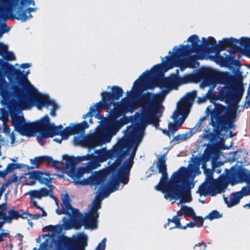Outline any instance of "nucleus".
<instances>
[{
    "label": "nucleus",
    "mask_w": 250,
    "mask_h": 250,
    "mask_svg": "<svg viewBox=\"0 0 250 250\" xmlns=\"http://www.w3.org/2000/svg\"><path fill=\"white\" fill-rule=\"evenodd\" d=\"M112 191H111V189L101 185L98 188L97 192L98 193V197L103 200L105 198H107L109 196L110 193Z\"/></svg>",
    "instance_id": "4c0bfd02"
},
{
    "label": "nucleus",
    "mask_w": 250,
    "mask_h": 250,
    "mask_svg": "<svg viewBox=\"0 0 250 250\" xmlns=\"http://www.w3.org/2000/svg\"><path fill=\"white\" fill-rule=\"evenodd\" d=\"M230 40L231 41H230V44L229 45V48L230 49L231 53L235 54L237 52L241 53L243 51L242 49L240 47L233 43L234 42L240 43V40L233 37H231Z\"/></svg>",
    "instance_id": "e433bc0d"
},
{
    "label": "nucleus",
    "mask_w": 250,
    "mask_h": 250,
    "mask_svg": "<svg viewBox=\"0 0 250 250\" xmlns=\"http://www.w3.org/2000/svg\"><path fill=\"white\" fill-rule=\"evenodd\" d=\"M4 1L7 6L8 10L11 13L10 17L11 19L25 22L29 19L26 9H23L21 6L18 7L17 12L15 14H12V12L19 4L20 0H4Z\"/></svg>",
    "instance_id": "6ab92c4d"
},
{
    "label": "nucleus",
    "mask_w": 250,
    "mask_h": 250,
    "mask_svg": "<svg viewBox=\"0 0 250 250\" xmlns=\"http://www.w3.org/2000/svg\"><path fill=\"white\" fill-rule=\"evenodd\" d=\"M111 92H103L101 93L102 101L97 103L98 108L103 109H109L114 102L118 100L123 96L124 91L122 88L118 86H113L111 88Z\"/></svg>",
    "instance_id": "4468645a"
},
{
    "label": "nucleus",
    "mask_w": 250,
    "mask_h": 250,
    "mask_svg": "<svg viewBox=\"0 0 250 250\" xmlns=\"http://www.w3.org/2000/svg\"><path fill=\"white\" fill-rule=\"evenodd\" d=\"M12 125L15 130L22 136H31L34 133H38V127L41 125L39 121L31 123H26L23 116H20L16 113L11 115Z\"/></svg>",
    "instance_id": "1a4fd4ad"
},
{
    "label": "nucleus",
    "mask_w": 250,
    "mask_h": 250,
    "mask_svg": "<svg viewBox=\"0 0 250 250\" xmlns=\"http://www.w3.org/2000/svg\"><path fill=\"white\" fill-rule=\"evenodd\" d=\"M201 196H206L209 194V184L207 182L202 184L197 191Z\"/></svg>",
    "instance_id": "a19ab883"
},
{
    "label": "nucleus",
    "mask_w": 250,
    "mask_h": 250,
    "mask_svg": "<svg viewBox=\"0 0 250 250\" xmlns=\"http://www.w3.org/2000/svg\"><path fill=\"white\" fill-rule=\"evenodd\" d=\"M63 159L65 161V168L66 173H70L71 172L76 170V166L78 162H77V158L74 156H69L67 155L63 156Z\"/></svg>",
    "instance_id": "7c9ffc66"
},
{
    "label": "nucleus",
    "mask_w": 250,
    "mask_h": 250,
    "mask_svg": "<svg viewBox=\"0 0 250 250\" xmlns=\"http://www.w3.org/2000/svg\"><path fill=\"white\" fill-rule=\"evenodd\" d=\"M30 162L33 168H38L41 164L44 162H46V156L36 157L34 159H30Z\"/></svg>",
    "instance_id": "58836bf2"
},
{
    "label": "nucleus",
    "mask_w": 250,
    "mask_h": 250,
    "mask_svg": "<svg viewBox=\"0 0 250 250\" xmlns=\"http://www.w3.org/2000/svg\"><path fill=\"white\" fill-rule=\"evenodd\" d=\"M100 109H102V108H98L97 104L94 106H91L90 108L89 111L84 114L83 116V119L86 118L87 117H92L93 113L94 112H96V111H98Z\"/></svg>",
    "instance_id": "8fccbe9b"
},
{
    "label": "nucleus",
    "mask_w": 250,
    "mask_h": 250,
    "mask_svg": "<svg viewBox=\"0 0 250 250\" xmlns=\"http://www.w3.org/2000/svg\"><path fill=\"white\" fill-rule=\"evenodd\" d=\"M140 99L136 102L129 98H124L115 104L123 112V114H125L128 112L134 111L138 105L140 106L138 103Z\"/></svg>",
    "instance_id": "5701e85b"
},
{
    "label": "nucleus",
    "mask_w": 250,
    "mask_h": 250,
    "mask_svg": "<svg viewBox=\"0 0 250 250\" xmlns=\"http://www.w3.org/2000/svg\"><path fill=\"white\" fill-rule=\"evenodd\" d=\"M215 96V94L210 89L208 90V91L206 95V97H203L202 99H201V101L202 102H204L207 99H208L209 100H213V99H214V98Z\"/></svg>",
    "instance_id": "052dcab7"
},
{
    "label": "nucleus",
    "mask_w": 250,
    "mask_h": 250,
    "mask_svg": "<svg viewBox=\"0 0 250 250\" xmlns=\"http://www.w3.org/2000/svg\"><path fill=\"white\" fill-rule=\"evenodd\" d=\"M182 115V117L180 119V121L178 122V118L176 121L174 120L175 123H169L168 124V129L170 131V134H174L177 130L181 126L185 119L188 117L183 114H180Z\"/></svg>",
    "instance_id": "473e14b6"
},
{
    "label": "nucleus",
    "mask_w": 250,
    "mask_h": 250,
    "mask_svg": "<svg viewBox=\"0 0 250 250\" xmlns=\"http://www.w3.org/2000/svg\"><path fill=\"white\" fill-rule=\"evenodd\" d=\"M112 136V135L108 130L101 128L94 135L87 138L85 143L89 149H93L98 146L109 142Z\"/></svg>",
    "instance_id": "dca6fc26"
},
{
    "label": "nucleus",
    "mask_w": 250,
    "mask_h": 250,
    "mask_svg": "<svg viewBox=\"0 0 250 250\" xmlns=\"http://www.w3.org/2000/svg\"><path fill=\"white\" fill-rule=\"evenodd\" d=\"M87 237L85 235L68 237L63 236L59 241L57 250H85Z\"/></svg>",
    "instance_id": "9b49d317"
},
{
    "label": "nucleus",
    "mask_w": 250,
    "mask_h": 250,
    "mask_svg": "<svg viewBox=\"0 0 250 250\" xmlns=\"http://www.w3.org/2000/svg\"><path fill=\"white\" fill-rule=\"evenodd\" d=\"M175 78L176 85H182L183 84L191 83L194 81V78L192 75H186L182 77L176 76Z\"/></svg>",
    "instance_id": "f704fd0d"
},
{
    "label": "nucleus",
    "mask_w": 250,
    "mask_h": 250,
    "mask_svg": "<svg viewBox=\"0 0 250 250\" xmlns=\"http://www.w3.org/2000/svg\"><path fill=\"white\" fill-rule=\"evenodd\" d=\"M6 205L5 203L2 204V208L0 211V219H2L5 222L7 223H11L12 220H17L19 218L20 212L16 210L14 208H10L8 213L9 216H7L6 214Z\"/></svg>",
    "instance_id": "a878e982"
},
{
    "label": "nucleus",
    "mask_w": 250,
    "mask_h": 250,
    "mask_svg": "<svg viewBox=\"0 0 250 250\" xmlns=\"http://www.w3.org/2000/svg\"><path fill=\"white\" fill-rule=\"evenodd\" d=\"M138 103L142 109V119L158 128L160 121L159 118L162 116V113L159 112V109L163 107L162 95L147 92L141 96Z\"/></svg>",
    "instance_id": "39448f33"
},
{
    "label": "nucleus",
    "mask_w": 250,
    "mask_h": 250,
    "mask_svg": "<svg viewBox=\"0 0 250 250\" xmlns=\"http://www.w3.org/2000/svg\"><path fill=\"white\" fill-rule=\"evenodd\" d=\"M42 214H40L39 213H37V214H30V217H31V218L32 219L37 220L42 217L46 216L47 213L46 212V211L44 210H42Z\"/></svg>",
    "instance_id": "e2e57ef3"
},
{
    "label": "nucleus",
    "mask_w": 250,
    "mask_h": 250,
    "mask_svg": "<svg viewBox=\"0 0 250 250\" xmlns=\"http://www.w3.org/2000/svg\"><path fill=\"white\" fill-rule=\"evenodd\" d=\"M213 170L214 169L207 168L204 170V172L206 175V182L208 183L213 179Z\"/></svg>",
    "instance_id": "de8ad7c7"
},
{
    "label": "nucleus",
    "mask_w": 250,
    "mask_h": 250,
    "mask_svg": "<svg viewBox=\"0 0 250 250\" xmlns=\"http://www.w3.org/2000/svg\"><path fill=\"white\" fill-rule=\"evenodd\" d=\"M229 104V106L220 104L210 113L212 125L219 131L235 129L234 123L240 112L239 104L231 102Z\"/></svg>",
    "instance_id": "20e7f679"
},
{
    "label": "nucleus",
    "mask_w": 250,
    "mask_h": 250,
    "mask_svg": "<svg viewBox=\"0 0 250 250\" xmlns=\"http://www.w3.org/2000/svg\"><path fill=\"white\" fill-rule=\"evenodd\" d=\"M191 136L189 134V132H186L185 134L181 135L178 134L177 135L175 136L172 141H177L179 142L182 140H186L188 138H189Z\"/></svg>",
    "instance_id": "603ef678"
},
{
    "label": "nucleus",
    "mask_w": 250,
    "mask_h": 250,
    "mask_svg": "<svg viewBox=\"0 0 250 250\" xmlns=\"http://www.w3.org/2000/svg\"><path fill=\"white\" fill-rule=\"evenodd\" d=\"M50 118L47 115L39 120V123L41 125L38 127V132L41 134L42 138H52L58 135L61 136L62 125H60L56 126L54 124H50Z\"/></svg>",
    "instance_id": "f8f14e48"
},
{
    "label": "nucleus",
    "mask_w": 250,
    "mask_h": 250,
    "mask_svg": "<svg viewBox=\"0 0 250 250\" xmlns=\"http://www.w3.org/2000/svg\"><path fill=\"white\" fill-rule=\"evenodd\" d=\"M114 105V109L112 110L110 113L109 119L113 122L116 121L117 119L123 115V112L115 104H113Z\"/></svg>",
    "instance_id": "c9c22d12"
},
{
    "label": "nucleus",
    "mask_w": 250,
    "mask_h": 250,
    "mask_svg": "<svg viewBox=\"0 0 250 250\" xmlns=\"http://www.w3.org/2000/svg\"><path fill=\"white\" fill-rule=\"evenodd\" d=\"M208 184H209V194L211 196H215L217 193L225 192L228 186L227 183L222 179H213Z\"/></svg>",
    "instance_id": "4be33fe9"
},
{
    "label": "nucleus",
    "mask_w": 250,
    "mask_h": 250,
    "mask_svg": "<svg viewBox=\"0 0 250 250\" xmlns=\"http://www.w3.org/2000/svg\"><path fill=\"white\" fill-rule=\"evenodd\" d=\"M46 163L48 166H51L55 168H57V165L60 164V162L53 160L50 156H46Z\"/></svg>",
    "instance_id": "6e6d98bb"
},
{
    "label": "nucleus",
    "mask_w": 250,
    "mask_h": 250,
    "mask_svg": "<svg viewBox=\"0 0 250 250\" xmlns=\"http://www.w3.org/2000/svg\"><path fill=\"white\" fill-rule=\"evenodd\" d=\"M95 153L97 154L99 160L101 162L105 161L108 159L117 158V156L113 148L109 150L104 149L96 150Z\"/></svg>",
    "instance_id": "c756f323"
},
{
    "label": "nucleus",
    "mask_w": 250,
    "mask_h": 250,
    "mask_svg": "<svg viewBox=\"0 0 250 250\" xmlns=\"http://www.w3.org/2000/svg\"><path fill=\"white\" fill-rule=\"evenodd\" d=\"M239 194L244 196H248L250 195V188L245 186L243 187L240 191H237Z\"/></svg>",
    "instance_id": "bf43d9fd"
},
{
    "label": "nucleus",
    "mask_w": 250,
    "mask_h": 250,
    "mask_svg": "<svg viewBox=\"0 0 250 250\" xmlns=\"http://www.w3.org/2000/svg\"><path fill=\"white\" fill-rule=\"evenodd\" d=\"M106 238H103L101 243H100L98 244L95 250H105L106 246Z\"/></svg>",
    "instance_id": "69168bd1"
},
{
    "label": "nucleus",
    "mask_w": 250,
    "mask_h": 250,
    "mask_svg": "<svg viewBox=\"0 0 250 250\" xmlns=\"http://www.w3.org/2000/svg\"><path fill=\"white\" fill-rule=\"evenodd\" d=\"M197 96V91L193 90L191 92L187 93L183 97L177 105V111H175L172 118L176 121L179 118L180 114H183L188 116L190 112V106L192 104Z\"/></svg>",
    "instance_id": "f3484780"
},
{
    "label": "nucleus",
    "mask_w": 250,
    "mask_h": 250,
    "mask_svg": "<svg viewBox=\"0 0 250 250\" xmlns=\"http://www.w3.org/2000/svg\"><path fill=\"white\" fill-rule=\"evenodd\" d=\"M107 171H99L92 174L86 179H84L83 181L81 182L83 185H100L103 184L105 180L108 175Z\"/></svg>",
    "instance_id": "aec40b11"
},
{
    "label": "nucleus",
    "mask_w": 250,
    "mask_h": 250,
    "mask_svg": "<svg viewBox=\"0 0 250 250\" xmlns=\"http://www.w3.org/2000/svg\"><path fill=\"white\" fill-rule=\"evenodd\" d=\"M137 148V146L133 148L129 157L126 159L118 169V179L121 183L124 185L127 184L129 182L130 172L134 164V158Z\"/></svg>",
    "instance_id": "2eb2a0df"
},
{
    "label": "nucleus",
    "mask_w": 250,
    "mask_h": 250,
    "mask_svg": "<svg viewBox=\"0 0 250 250\" xmlns=\"http://www.w3.org/2000/svg\"><path fill=\"white\" fill-rule=\"evenodd\" d=\"M73 214V218L72 223L75 229H79L83 226L86 229H97L98 227V218L87 214L84 216L77 208L74 209Z\"/></svg>",
    "instance_id": "ddd939ff"
},
{
    "label": "nucleus",
    "mask_w": 250,
    "mask_h": 250,
    "mask_svg": "<svg viewBox=\"0 0 250 250\" xmlns=\"http://www.w3.org/2000/svg\"><path fill=\"white\" fill-rule=\"evenodd\" d=\"M156 167L162 176L155 188L161 191L166 198L171 200L181 199L184 202L191 201L190 189L194 187V183L188 178L187 168L181 167L173 173L169 180L165 154L158 158Z\"/></svg>",
    "instance_id": "f03ea898"
},
{
    "label": "nucleus",
    "mask_w": 250,
    "mask_h": 250,
    "mask_svg": "<svg viewBox=\"0 0 250 250\" xmlns=\"http://www.w3.org/2000/svg\"><path fill=\"white\" fill-rule=\"evenodd\" d=\"M214 61L221 66H226V57H224L219 54H216L214 57Z\"/></svg>",
    "instance_id": "5fc2aeb1"
},
{
    "label": "nucleus",
    "mask_w": 250,
    "mask_h": 250,
    "mask_svg": "<svg viewBox=\"0 0 250 250\" xmlns=\"http://www.w3.org/2000/svg\"><path fill=\"white\" fill-rule=\"evenodd\" d=\"M28 194L31 199H41L42 198L39 190H31L28 192Z\"/></svg>",
    "instance_id": "13d9d810"
},
{
    "label": "nucleus",
    "mask_w": 250,
    "mask_h": 250,
    "mask_svg": "<svg viewBox=\"0 0 250 250\" xmlns=\"http://www.w3.org/2000/svg\"><path fill=\"white\" fill-rule=\"evenodd\" d=\"M150 77H154V79L148 83V88L153 89L155 87L160 88L165 87L167 89L174 85H176L175 78H163V67L161 64L154 65L150 71L146 70L144 72L139 78L134 83L132 89H139L141 88L142 82Z\"/></svg>",
    "instance_id": "0eeeda50"
},
{
    "label": "nucleus",
    "mask_w": 250,
    "mask_h": 250,
    "mask_svg": "<svg viewBox=\"0 0 250 250\" xmlns=\"http://www.w3.org/2000/svg\"><path fill=\"white\" fill-rule=\"evenodd\" d=\"M63 205L62 206V210L57 208L56 212L58 214L60 215L62 214H66L73 220V212L74 209H77L71 206L70 204L71 199L67 193H66L62 198Z\"/></svg>",
    "instance_id": "b1692460"
},
{
    "label": "nucleus",
    "mask_w": 250,
    "mask_h": 250,
    "mask_svg": "<svg viewBox=\"0 0 250 250\" xmlns=\"http://www.w3.org/2000/svg\"><path fill=\"white\" fill-rule=\"evenodd\" d=\"M240 44L244 46L246 50L250 49V38H241L240 39Z\"/></svg>",
    "instance_id": "3c124183"
},
{
    "label": "nucleus",
    "mask_w": 250,
    "mask_h": 250,
    "mask_svg": "<svg viewBox=\"0 0 250 250\" xmlns=\"http://www.w3.org/2000/svg\"><path fill=\"white\" fill-rule=\"evenodd\" d=\"M90 171V168L88 167H80L78 169L77 171L76 169L74 170L70 173H67V175L72 178L73 182L76 185L84 186L81 183V182L83 181V180L81 179L84 174L89 173Z\"/></svg>",
    "instance_id": "bb28decb"
},
{
    "label": "nucleus",
    "mask_w": 250,
    "mask_h": 250,
    "mask_svg": "<svg viewBox=\"0 0 250 250\" xmlns=\"http://www.w3.org/2000/svg\"><path fill=\"white\" fill-rule=\"evenodd\" d=\"M195 221V226L200 227L203 226L204 223V219L201 216H197L195 214V216L192 218Z\"/></svg>",
    "instance_id": "4d7b16f0"
},
{
    "label": "nucleus",
    "mask_w": 250,
    "mask_h": 250,
    "mask_svg": "<svg viewBox=\"0 0 250 250\" xmlns=\"http://www.w3.org/2000/svg\"><path fill=\"white\" fill-rule=\"evenodd\" d=\"M203 43L199 44V42H200L199 37L197 35H193L190 36L188 39V41L190 42L191 43V45H190L191 48V51L192 52L196 53H200L203 50L205 51L204 46V42L205 40H203Z\"/></svg>",
    "instance_id": "cd10ccee"
},
{
    "label": "nucleus",
    "mask_w": 250,
    "mask_h": 250,
    "mask_svg": "<svg viewBox=\"0 0 250 250\" xmlns=\"http://www.w3.org/2000/svg\"><path fill=\"white\" fill-rule=\"evenodd\" d=\"M91 157H92V155L89 154H87L86 155H83L82 156H78L77 157V160H78L77 162H78V163H79L84 161L90 160V159H91Z\"/></svg>",
    "instance_id": "774afa93"
},
{
    "label": "nucleus",
    "mask_w": 250,
    "mask_h": 250,
    "mask_svg": "<svg viewBox=\"0 0 250 250\" xmlns=\"http://www.w3.org/2000/svg\"><path fill=\"white\" fill-rule=\"evenodd\" d=\"M74 134L78 133H83L85 129L89 127V125L86 121H83L82 123L77 125L71 124Z\"/></svg>",
    "instance_id": "72a5a7b5"
},
{
    "label": "nucleus",
    "mask_w": 250,
    "mask_h": 250,
    "mask_svg": "<svg viewBox=\"0 0 250 250\" xmlns=\"http://www.w3.org/2000/svg\"><path fill=\"white\" fill-rule=\"evenodd\" d=\"M4 55H5V59L7 61H13L16 60L15 55L12 52L7 50L5 52Z\"/></svg>",
    "instance_id": "680f3d73"
},
{
    "label": "nucleus",
    "mask_w": 250,
    "mask_h": 250,
    "mask_svg": "<svg viewBox=\"0 0 250 250\" xmlns=\"http://www.w3.org/2000/svg\"><path fill=\"white\" fill-rule=\"evenodd\" d=\"M73 132H74L72 127L70 125L69 126L66 127L64 129H62V132L61 133L62 139L64 140L67 139L70 135H74Z\"/></svg>",
    "instance_id": "37998d69"
},
{
    "label": "nucleus",
    "mask_w": 250,
    "mask_h": 250,
    "mask_svg": "<svg viewBox=\"0 0 250 250\" xmlns=\"http://www.w3.org/2000/svg\"><path fill=\"white\" fill-rule=\"evenodd\" d=\"M42 197L47 196L53 194V188H49V189L46 188H42L39 189Z\"/></svg>",
    "instance_id": "864d4df0"
},
{
    "label": "nucleus",
    "mask_w": 250,
    "mask_h": 250,
    "mask_svg": "<svg viewBox=\"0 0 250 250\" xmlns=\"http://www.w3.org/2000/svg\"><path fill=\"white\" fill-rule=\"evenodd\" d=\"M243 198V195L239 194L237 191L231 193L229 200H228L227 197H224V200L228 207L230 208L240 203L241 199Z\"/></svg>",
    "instance_id": "2f4dec72"
},
{
    "label": "nucleus",
    "mask_w": 250,
    "mask_h": 250,
    "mask_svg": "<svg viewBox=\"0 0 250 250\" xmlns=\"http://www.w3.org/2000/svg\"><path fill=\"white\" fill-rule=\"evenodd\" d=\"M237 63H239V62L236 60L235 56L234 55L230 56L229 55H227L226 56V65H232L234 63L237 65Z\"/></svg>",
    "instance_id": "09e8293b"
},
{
    "label": "nucleus",
    "mask_w": 250,
    "mask_h": 250,
    "mask_svg": "<svg viewBox=\"0 0 250 250\" xmlns=\"http://www.w3.org/2000/svg\"><path fill=\"white\" fill-rule=\"evenodd\" d=\"M125 135L126 137L121 138L113 148L117 156L114 165L111 167L113 170L119 167L122 164L123 160L129 154L132 146L130 140L138 141L140 140L137 130L131 126L127 127Z\"/></svg>",
    "instance_id": "6e6552de"
},
{
    "label": "nucleus",
    "mask_w": 250,
    "mask_h": 250,
    "mask_svg": "<svg viewBox=\"0 0 250 250\" xmlns=\"http://www.w3.org/2000/svg\"><path fill=\"white\" fill-rule=\"evenodd\" d=\"M242 72L238 71L235 75L226 72L222 73L212 69L208 68L202 72L205 79L210 83H226L234 85L235 90L232 95L231 102L239 104L241 100L244 88L243 84Z\"/></svg>",
    "instance_id": "7ed1b4c3"
},
{
    "label": "nucleus",
    "mask_w": 250,
    "mask_h": 250,
    "mask_svg": "<svg viewBox=\"0 0 250 250\" xmlns=\"http://www.w3.org/2000/svg\"><path fill=\"white\" fill-rule=\"evenodd\" d=\"M173 50L175 52L172 56H167L165 57L167 61L164 65L167 67V70L174 66L180 67L181 70H184L188 67H194L198 57L195 55H190L192 52L189 45L181 44L179 48L175 46L173 47Z\"/></svg>",
    "instance_id": "423d86ee"
},
{
    "label": "nucleus",
    "mask_w": 250,
    "mask_h": 250,
    "mask_svg": "<svg viewBox=\"0 0 250 250\" xmlns=\"http://www.w3.org/2000/svg\"><path fill=\"white\" fill-rule=\"evenodd\" d=\"M45 228L47 229L48 230L51 231L54 233H59L61 231L60 228L57 226H54L52 225H49L46 226Z\"/></svg>",
    "instance_id": "0e129e2a"
},
{
    "label": "nucleus",
    "mask_w": 250,
    "mask_h": 250,
    "mask_svg": "<svg viewBox=\"0 0 250 250\" xmlns=\"http://www.w3.org/2000/svg\"><path fill=\"white\" fill-rule=\"evenodd\" d=\"M222 214H220L218 211L217 210H213L205 217V219L208 218L210 220H212L215 219H219L222 217Z\"/></svg>",
    "instance_id": "49530a36"
},
{
    "label": "nucleus",
    "mask_w": 250,
    "mask_h": 250,
    "mask_svg": "<svg viewBox=\"0 0 250 250\" xmlns=\"http://www.w3.org/2000/svg\"><path fill=\"white\" fill-rule=\"evenodd\" d=\"M33 105H36L39 109H42L43 106L48 108L49 106H52L53 109L51 110L50 114L54 117L56 115V110L58 107L56 102L51 100L49 96L42 95L40 93L21 105V107H19L18 108L22 109H30Z\"/></svg>",
    "instance_id": "9d476101"
},
{
    "label": "nucleus",
    "mask_w": 250,
    "mask_h": 250,
    "mask_svg": "<svg viewBox=\"0 0 250 250\" xmlns=\"http://www.w3.org/2000/svg\"><path fill=\"white\" fill-rule=\"evenodd\" d=\"M183 212L185 216L192 218L195 216V213L193 209L190 208L186 206H183Z\"/></svg>",
    "instance_id": "a18cd8bd"
},
{
    "label": "nucleus",
    "mask_w": 250,
    "mask_h": 250,
    "mask_svg": "<svg viewBox=\"0 0 250 250\" xmlns=\"http://www.w3.org/2000/svg\"><path fill=\"white\" fill-rule=\"evenodd\" d=\"M87 214L89 215H90V216H94V217H95L96 218H98L99 217V213L98 212V209H97V208H95L93 207H92V208H91L89 212L87 213H86Z\"/></svg>",
    "instance_id": "338daca9"
},
{
    "label": "nucleus",
    "mask_w": 250,
    "mask_h": 250,
    "mask_svg": "<svg viewBox=\"0 0 250 250\" xmlns=\"http://www.w3.org/2000/svg\"><path fill=\"white\" fill-rule=\"evenodd\" d=\"M0 65L7 77L13 78L16 81V83L10 84L3 78H0L1 103L4 107L9 110L18 109L40 93L28 80L30 70L26 72L21 71L1 58H0Z\"/></svg>",
    "instance_id": "f257e3e1"
},
{
    "label": "nucleus",
    "mask_w": 250,
    "mask_h": 250,
    "mask_svg": "<svg viewBox=\"0 0 250 250\" xmlns=\"http://www.w3.org/2000/svg\"><path fill=\"white\" fill-rule=\"evenodd\" d=\"M203 40H205L204 42L205 51L208 53L214 52H219L224 50L226 47H229L231 41L230 38H224L222 41H219V44H217L215 39L212 37H208V41L205 38H203Z\"/></svg>",
    "instance_id": "a211bd4d"
},
{
    "label": "nucleus",
    "mask_w": 250,
    "mask_h": 250,
    "mask_svg": "<svg viewBox=\"0 0 250 250\" xmlns=\"http://www.w3.org/2000/svg\"><path fill=\"white\" fill-rule=\"evenodd\" d=\"M180 217H178V216H174L172 218H168L167 219V223L165 225V228H166L167 226H168L170 223H173L175 224V226L174 227H170L169 229L171 230L172 229L177 228V227H179L180 226Z\"/></svg>",
    "instance_id": "79ce46f5"
},
{
    "label": "nucleus",
    "mask_w": 250,
    "mask_h": 250,
    "mask_svg": "<svg viewBox=\"0 0 250 250\" xmlns=\"http://www.w3.org/2000/svg\"><path fill=\"white\" fill-rule=\"evenodd\" d=\"M211 160L210 159L206 157L204 155L199 156V157H195L194 158L195 163L200 165L201 164L202 165V168L203 170H205L207 168V163L208 161Z\"/></svg>",
    "instance_id": "ea45409f"
},
{
    "label": "nucleus",
    "mask_w": 250,
    "mask_h": 250,
    "mask_svg": "<svg viewBox=\"0 0 250 250\" xmlns=\"http://www.w3.org/2000/svg\"><path fill=\"white\" fill-rule=\"evenodd\" d=\"M220 150V147L217 144H208L205 150L203 155L213 159L219 156Z\"/></svg>",
    "instance_id": "c85d7f7f"
},
{
    "label": "nucleus",
    "mask_w": 250,
    "mask_h": 250,
    "mask_svg": "<svg viewBox=\"0 0 250 250\" xmlns=\"http://www.w3.org/2000/svg\"><path fill=\"white\" fill-rule=\"evenodd\" d=\"M225 86L222 87L218 94V99L221 101H224L227 104L231 102L232 95L233 93L232 87L234 85H229L226 83Z\"/></svg>",
    "instance_id": "393cba45"
},
{
    "label": "nucleus",
    "mask_w": 250,
    "mask_h": 250,
    "mask_svg": "<svg viewBox=\"0 0 250 250\" xmlns=\"http://www.w3.org/2000/svg\"><path fill=\"white\" fill-rule=\"evenodd\" d=\"M28 178L37 180L41 184L45 185L48 188H53L52 179L49 173L40 171H34L28 173Z\"/></svg>",
    "instance_id": "412c9836"
},
{
    "label": "nucleus",
    "mask_w": 250,
    "mask_h": 250,
    "mask_svg": "<svg viewBox=\"0 0 250 250\" xmlns=\"http://www.w3.org/2000/svg\"><path fill=\"white\" fill-rule=\"evenodd\" d=\"M245 156L242 151L234 152V155L232 158V161H236L238 163H243L245 160Z\"/></svg>",
    "instance_id": "c03bdc74"
}]
</instances>
